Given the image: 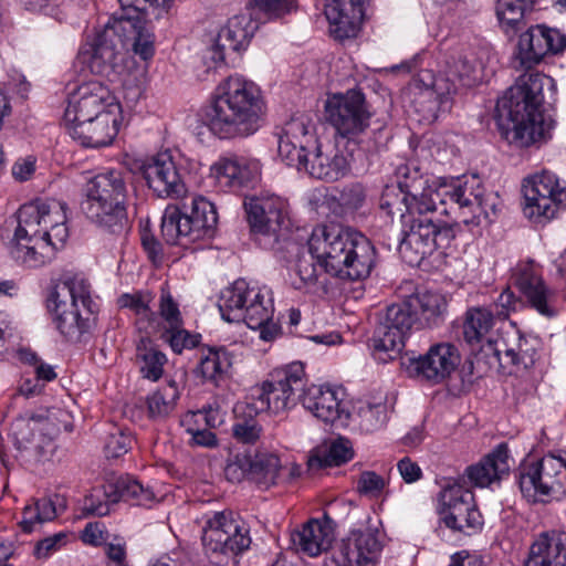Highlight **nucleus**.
I'll use <instances>...</instances> for the list:
<instances>
[{
  "instance_id": "473e14b6",
  "label": "nucleus",
  "mask_w": 566,
  "mask_h": 566,
  "mask_svg": "<svg viewBox=\"0 0 566 566\" xmlns=\"http://www.w3.org/2000/svg\"><path fill=\"white\" fill-rule=\"evenodd\" d=\"M293 167L305 170L313 178L336 181L348 172L349 163L337 148L324 149L317 144L307 153V159L304 163H296Z\"/></svg>"
},
{
  "instance_id": "bb28decb",
  "label": "nucleus",
  "mask_w": 566,
  "mask_h": 566,
  "mask_svg": "<svg viewBox=\"0 0 566 566\" xmlns=\"http://www.w3.org/2000/svg\"><path fill=\"white\" fill-rule=\"evenodd\" d=\"M378 531L365 527L353 531L333 553L336 566H373L380 552Z\"/></svg>"
},
{
  "instance_id": "c03bdc74",
  "label": "nucleus",
  "mask_w": 566,
  "mask_h": 566,
  "mask_svg": "<svg viewBox=\"0 0 566 566\" xmlns=\"http://www.w3.org/2000/svg\"><path fill=\"white\" fill-rule=\"evenodd\" d=\"M314 256H298L295 265L290 272L291 284L294 289L312 294H326L327 282L325 277L317 272L314 263Z\"/></svg>"
},
{
  "instance_id": "052dcab7",
  "label": "nucleus",
  "mask_w": 566,
  "mask_h": 566,
  "mask_svg": "<svg viewBox=\"0 0 566 566\" xmlns=\"http://www.w3.org/2000/svg\"><path fill=\"white\" fill-rule=\"evenodd\" d=\"M153 301V294L148 291H140L133 294H123L118 298V305L122 308H129L138 316V323L143 321L149 322L151 315L150 303Z\"/></svg>"
},
{
  "instance_id": "ea45409f",
  "label": "nucleus",
  "mask_w": 566,
  "mask_h": 566,
  "mask_svg": "<svg viewBox=\"0 0 566 566\" xmlns=\"http://www.w3.org/2000/svg\"><path fill=\"white\" fill-rule=\"evenodd\" d=\"M524 566H566V534H541L531 546Z\"/></svg>"
},
{
  "instance_id": "0e129e2a",
  "label": "nucleus",
  "mask_w": 566,
  "mask_h": 566,
  "mask_svg": "<svg viewBox=\"0 0 566 566\" xmlns=\"http://www.w3.org/2000/svg\"><path fill=\"white\" fill-rule=\"evenodd\" d=\"M386 486V480L374 471H364L357 481V491L367 496L377 497Z\"/></svg>"
},
{
  "instance_id": "79ce46f5",
  "label": "nucleus",
  "mask_w": 566,
  "mask_h": 566,
  "mask_svg": "<svg viewBox=\"0 0 566 566\" xmlns=\"http://www.w3.org/2000/svg\"><path fill=\"white\" fill-rule=\"evenodd\" d=\"M408 298L417 316V322L422 326H437L443 321L447 301L441 294L423 291L412 294Z\"/></svg>"
},
{
  "instance_id": "a18cd8bd",
  "label": "nucleus",
  "mask_w": 566,
  "mask_h": 566,
  "mask_svg": "<svg viewBox=\"0 0 566 566\" xmlns=\"http://www.w3.org/2000/svg\"><path fill=\"white\" fill-rule=\"evenodd\" d=\"M116 492L114 479L107 480L104 484L93 488L81 503V516L102 517L108 515L113 506L118 503V493Z\"/></svg>"
},
{
  "instance_id": "aec40b11",
  "label": "nucleus",
  "mask_w": 566,
  "mask_h": 566,
  "mask_svg": "<svg viewBox=\"0 0 566 566\" xmlns=\"http://www.w3.org/2000/svg\"><path fill=\"white\" fill-rule=\"evenodd\" d=\"M438 513L447 527L467 535L476 533L483 525L472 492L458 483L442 489L439 494Z\"/></svg>"
},
{
  "instance_id": "37998d69",
  "label": "nucleus",
  "mask_w": 566,
  "mask_h": 566,
  "mask_svg": "<svg viewBox=\"0 0 566 566\" xmlns=\"http://www.w3.org/2000/svg\"><path fill=\"white\" fill-rule=\"evenodd\" d=\"M184 317L178 302L174 298L168 287L160 289V295L156 311L151 310V315L147 328L149 334H158L167 328H172L184 323Z\"/></svg>"
},
{
  "instance_id": "a19ab883",
  "label": "nucleus",
  "mask_w": 566,
  "mask_h": 566,
  "mask_svg": "<svg viewBox=\"0 0 566 566\" xmlns=\"http://www.w3.org/2000/svg\"><path fill=\"white\" fill-rule=\"evenodd\" d=\"M231 366V354L224 347H205L200 349L195 375L218 386L229 376Z\"/></svg>"
},
{
  "instance_id": "09e8293b",
  "label": "nucleus",
  "mask_w": 566,
  "mask_h": 566,
  "mask_svg": "<svg viewBox=\"0 0 566 566\" xmlns=\"http://www.w3.org/2000/svg\"><path fill=\"white\" fill-rule=\"evenodd\" d=\"M411 198L398 186H386L381 192L379 208L387 216L394 218L396 214L401 221V238L405 237L407 229V216L411 217L409 206Z\"/></svg>"
},
{
  "instance_id": "f257e3e1",
  "label": "nucleus",
  "mask_w": 566,
  "mask_h": 566,
  "mask_svg": "<svg viewBox=\"0 0 566 566\" xmlns=\"http://www.w3.org/2000/svg\"><path fill=\"white\" fill-rule=\"evenodd\" d=\"M66 211V203L55 199H38L23 205L7 245L10 256L27 269L49 264L69 238Z\"/></svg>"
},
{
  "instance_id": "2eb2a0df",
  "label": "nucleus",
  "mask_w": 566,
  "mask_h": 566,
  "mask_svg": "<svg viewBox=\"0 0 566 566\" xmlns=\"http://www.w3.org/2000/svg\"><path fill=\"white\" fill-rule=\"evenodd\" d=\"M287 202L276 195L251 196L244 199L250 230L266 247L283 238L290 228Z\"/></svg>"
},
{
  "instance_id": "bf43d9fd",
  "label": "nucleus",
  "mask_w": 566,
  "mask_h": 566,
  "mask_svg": "<svg viewBox=\"0 0 566 566\" xmlns=\"http://www.w3.org/2000/svg\"><path fill=\"white\" fill-rule=\"evenodd\" d=\"M353 458V451L348 440L337 439L324 451L323 454L311 459V465L317 462L318 467H337L346 463Z\"/></svg>"
},
{
  "instance_id": "4be33fe9",
  "label": "nucleus",
  "mask_w": 566,
  "mask_h": 566,
  "mask_svg": "<svg viewBox=\"0 0 566 566\" xmlns=\"http://www.w3.org/2000/svg\"><path fill=\"white\" fill-rule=\"evenodd\" d=\"M113 107L122 109L120 104L109 88L98 81L85 82L69 94L64 113L65 124L87 120L111 112Z\"/></svg>"
},
{
  "instance_id": "5fc2aeb1",
  "label": "nucleus",
  "mask_w": 566,
  "mask_h": 566,
  "mask_svg": "<svg viewBox=\"0 0 566 566\" xmlns=\"http://www.w3.org/2000/svg\"><path fill=\"white\" fill-rule=\"evenodd\" d=\"M150 340L143 337L137 345V358L140 360V373L149 380H158L164 371L167 357L160 350L148 347Z\"/></svg>"
},
{
  "instance_id": "f8f14e48",
  "label": "nucleus",
  "mask_w": 566,
  "mask_h": 566,
  "mask_svg": "<svg viewBox=\"0 0 566 566\" xmlns=\"http://www.w3.org/2000/svg\"><path fill=\"white\" fill-rule=\"evenodd\" d=\"M434 212L407 216L405 237L399 240V253L409 265H418L434 249H446L457 235V226L433 219Z\"/></svg>"
},
{
  "instance_id": "680f3d73",
  "label": "nucleus",
  "mask_w": 566,
  "mask_h": 566,
  "mask_svg": "<svg viewBox=\"0 0 566 566\" xmlns=\"http://www.w3.org/2000/svg\"><path fill=\"white\" fill-rule=\"evenodd\" d=\"M232 434L241 443L254 444L262 434V426L253 418L239 420L232 427Z\"/></svg>"
},
{
  "instance_id": "3c124183",
  "label": "nucleus",
  "mask_w": 566,
  "mask_h": 566,
  "mask_svg": "<svg viewBox=\"0 0 566 566\" xmlns=\"http://www.w3.org/2000/svg\"><path fill=\"white\" fill-rule=\"evenodd\" d=\"M179 391L175 382H169L150 394L146 399L148 417L164 420L169 417L177 405Z\"/></svg>"
},
{
  "instance_id": "e2e57ef3",
  "label": "nucleus",
  "mask_w": 566,
  "mask_h": 566,
  "mask_svg": "<svg viewBox=\"0 0 566 566\" xmlns=\"http://www.w3.org/2000/svg\"><path fill=\"white\" fill-rule=\"evenodd\" d=\"M67 537V533L59 532L39 541L34 546L33 555L38 559L49 558L53 553L66 545Z\"/></svg>"
},
{
  "instance_id": "423d86ee",
  "label": "nucleus",
  "mask_w": 566,
  "mask_h": 566,
  "mask_svg": "<svg viewBox=\"0 0 566 566\" xmlns=\"http://www.w3.org/2000/svg\"><path fill=\"white\" fill-rule=\"evenodd\" d=\"M127 177L123 170L109 169L86 184L82 211L92 223L109 234L124 235L128 230Z\"/></svg>"
},
{
  "instance_id": "c85d7f7f",
  "label": "nucleus",
  "mask_w": 566,
  "mask_h": 566,
  "mask_svg": "<svg viewBox=\"0 0 566 566\" xmlns=\"http://www.w3.org/2000/svg\"><path fill=\"white\" fill-rule=\"evenodd\" d=\"M122 109L113 107L101 116L65 124L70 136L84 147L99 148L112 144L118 134Z\"/></svg>"
},
{
  "instance_id": "58836bf2",
  "label": "nucleus",
  "mask_w": 566,
  "mask_h": 566,
  "mask_svg": "<svg viewBox=\"0 0 566 566\" xmlns=\"http://www.w3.org/2000/svg\"><path fill=\"white\" fill-rule=\"evenodd\" d=\"M145 14L146 11L143 10L120 7V11L116 12L99 32L124 48L126 41H134L146 31Z\"/></svg>"
},
{
  "instance_id": "20e7f679",
  "label": "nucleus",
  "mask_w": 566,
  "mask_h": 566,
  "mask_svg": "<svg viewBox=\"0 0 566 566\" xmlns=\"http://www.w3.org/2000/svg\"><path fill=\"white\" fill-rule=\"evenodd\" d=\"M551 81L541 73H525L496 104L499 126L507 134L512 133V140L521 146H530L546 137L549 127L542 113L543 88Z\"/></svg>"
},
{
  "instance_id": "f03ea898",
  "label": "nucleus",
  "mask_w": 566,
  "mask_h": 566,
  "mask_svg": "<svg viewBox=\"0 0 566 566\" xmlns=\"http://www.w3.org/2000/svg\"><path fill=\"white\" fill-rule=\"evenodd\" d=\"M266 103L260 86L241 74L228 76L206 113L209 130L220 139L245 138L264 124Z\"/></svg>"
},
{
  "instance_id": "a878e982",
  "label": "nucleus",
  "mask_w": 566,
  "mask_h": 566,
  "mask_svg": "<svg viewBox=\"0 0 566 566\" xmlns=\"http://www.w3.org/2000/svg\"><path fill=\"white\" fill-rule=\"evenodd\" d=\"M149 189L159 198H178L186 192L180 169L169 151H163L143 165Z\"/></svg>"
},
{
  "instance_id": "39448f33",
  "label": "nucleus",
  "mask_w": 566,
  "mask_h": 566,
  "mask_svg": "<svg viewBox=\"0 0 566 566\" xmlns=\"http://www.w3.org/2000/svg\"><path fill=\"white\" fill-rule=\"evenodd\" d=\"M481 81V71L475 59L464 54L452 56L447 61L446 69L436 76L431 71L423 70L418 74L417 82L422 85L416 111L422 119L432 123L440 113L450 112L453 96L461 88H469Z\"/></svg>"
},
{
  "instance_id": "ddd939ff",
  "label": "nucleus",
  "mask_w": 566,
  "mask_h": 566,
  "mask_svg": "<svg viewBox=\"0 0 566 566\" xmlns=\"http://www.w3.org/2000/svg\"><path fill=\"white\" fill-rule=\"evenodd\" d=\"M296 474L294 469H286L279 455L272 452H255L253 455L234 453L228 458L224 467L228 481L239 483L247 479L261 491L285 484Z\"/></svg>"
},
{
  "instance_id": "e433bc0d",
  "label": "nucleus",
  "mask_w": 566,
  "mask_h": 566,
  "mask_svg": "<svg viewBox=\"0 0 566 566\" xmlns=\"http://www.w3.org/2000/svg\"><path fill=\"white\" fill-rule=\"evenodd\" d=\"M260 285L239 279L221 292L218 307L221 317L229 323H240L247 315V310L254 302L253 294Z\"/></svg>"
},
{
  "instance_id": "412c9836",
  "label": "nucleus",
  "mask_w": 566,
  "mask_h": 566,
  "mask_svg": "<svg viewBox=\"0 0 566 566\" xmlns=\"http://www.w3.org/2000/svg\"><path fill=\"white\" fill-rule=\"evenodd\" d=\"M566 48V36L559 30L537 24L523 32L513 53L516 70H532L549 54L562 53Z\"/></svg>"
},
{
  "instance_id": "7c9ffc66",
  "label": "nucleus",
  "mask_w": 566,
  "mask_h": 566,
  "mask_svg": "<svg viewBox=\"0 0 566 566\" xmlns=\"http://www.w3.org/2000/svg\"><path fill=\"white\" fill-rule=\"evenodd\" d=\"M340 395L343 392L339 389L311 385L307 388L304 387L300 401L306 410L324 422L347 421L349 413Z\"/></svg>"
},
{
  "instance_id": "72a5a7b5",
  "label": "nucleus",
  "mask_w": 566,
  "mask_h": 566,
  "mask_svg": "<svg viewBox=\"0 0 566 566\" xmlns=\"http://www.w3.org/2000/svg\"><path fill=\"white\" fill-rule=\"evenodd\" d=\"M510 450L506 443H500L478 463L465 469L469 482L478 488H486L509 475L511 470Z\"/></svg>"
},
{
  "instance_id": "864d4df0",
  "label": "nucleus",
  "mask_w": 566,
  "mask_h": 566,
  "mask_svg": "<svg viewBox=\"0 0 566 566\" xmlns=\"http://www.w3.org/2000/svg\"><path fill=\"white\" fill-rule=\"evenodd\" d=\"M253 294L254 302L250 304V308L247 310V315L244 322L247 326L251 329H256V326H260L270 318H273L274 315V304L272 292L268 286H260V289Z\"/></svg>"
},
{
  "instance_id": "5701e85b",
  "label": "nucleus",
  "mask_w": 566,
  "mask_h": 566,
  "mask_svg": "<svg viewBox=\"0 0 566 566\" xmlns=\"http://www.w3.org/2000/svg\"><path fill=\"white\" fill-rule=\"evenodd\" d=\"M45 418L34 412L19 415L12 422L10 437L20 457L28 462H43L51 454L52 441L39 433Z\"/></svg>"
},
{
  "instance_id": "1a4fd4ad",
  "label": "nucleus",
  "mask_w": 566,
  "mask_h": 566,
  "mask_svg": "<svg viewBox=\"0 0 566 566\" xmlns=\"http://www.w3.org/2000/svg\"><path fill=\"white\" fill-rule=\"evenodd\" d=\"M218 214L212 202L193 197L185 211L176 205L166 207L161 218V237L168 244L188 248L190 244L214 235Z\"/></svg>"
},
{
  "instance_id": "dca6fc26",
  "label": "nucleus",
  "mask_w": 566,
  "mask_h": 566,
  "mask_svg": "<svg viewBox=\"0 0 566 566\" xmlns=\"http://www.w3.org/2000/svg\"><path fill=\"white\" fill-rule=\"evenodd\" d=\"M416 322L417 316L408 297L401 303L389 305L380 326L370 339L375 358L384 363L394 359L402 349L405 337Z\"/></svg>"
},
{
  "instance_id": "9d476101",
  "label": "nucleus",
  "mask_w": 566,
  "mask_h": 566,
  "mask_svg": "<svg viewBox=\"0 0 566 566\" xmlns=\"http://www.w3.org/2000/svg\"><path fill=\"white\" fill-rule=\"evenodd\" d=\"M436 198L441 206L449 201L457 205L467 226L491 223L501 207L500 197L493 192L486 193L478 175L462 176L449 184L440 182Z\"/></svg>"
},
{
  "instance_id": "f704fd0d",
  "label": "nucleus",
  "mask_w": 566,
  "mask_h": 566,
  "mask_svg": "<svg viewBox=\"0 0 566 566\" xmlns=\"http://www.w3.org/2000/svg\"><path fill=\"white\" fill-rule=\"evenodd\" d=\"M364 0H331L325 7V15L335 39L355 36L364 17Z\"/></svg>"
},
{
  "instance_id": "8fccbe9b",
  "label": "nucleus",
  "mask_w": 566,
  "mask_h": 566,
  "mask_svg": "<svg viewBox=\"0 0 566 566\" xmlns=\"http://www.w3.org/2000/svg\"><path fill=\"white\" fill-rule=\"evenodd\" d=\"M56 517L55 503L50 497L32 500L22 511V520L19 525L24 533H32L43 523Z\"/></svg>"
},
{
  "instance_id": "6e6552de",
  "label": "nucleus",
  "mask_w": 566,
  "mask_h": 566,
  "mask_svg": "<svg viewBox=\"0 0 566 566\" xmlns=\"http://www.w3.org/2000/svg\"><path fill=\"white\" fill-rule=\"evenodd\" d=\"M201 541L206 555L217 566H235L237 556L251 544L249 528L232 511L203 516Z\"/></svg>"
},
{
  "instance_id": "338daca9",
  "label": "nucleus",
  "mask_w": 566,
  "mask_h": 566,
  "mask_svg": "<svg viewBox=\"0 0 566 566\" xmlns=\"http://www.w3.org/2000/svg\"><path fill=\"white\" fill-rule=\"evenodd\" d=\"M365 197L364 187L360 184H353L339 192L338 201L344 208L356 210L363 206Z\"/></svg>"
},
{
  "instance_id": "cd10ccee",
  "label": "nucleus",
  "mask_w": 566,
  "mask_h": 566,
  "mask_svg": "<svg viewBox=\"0 0 566 566\" xmlns=\"http://www.w3.org/2000/svg\"><path fill=\"white\" fill-rule=\"evenodd\" d=\"M396 177L397 186L411 198L409 209L412 217L422 212L437 211V187L429 185L428 178L416 163L410 161L398 166Z\"/></svg>"
},
{
  "instance_id": "603ef678",
  "label": "nucleus",
  "mask_w": 566,
  "mask_h": 566,
  "mask_svg": "<svg viewBox=\"0 0 566 566\" xmlns=\"http://www.w3.org/2000/svg\"><path fill=\"white\" fill-rule=\"evenodd\" d=\"M118 502L126 501L133 505L149 507L156 501L154 491L144 486L137 480L129 476H119L114 479Z\"/></svg>"
},
{
  "instance_id": "4d7b16f0",
  "label": "nucleus",
  "mask_w": 566,
  "mask_h": 566,
  "mask_svg": "<svg viewBox=\"0 0 566 566\" xmlns=\"http://www.w3.org/2000/svg\"><path fill=\"white\" fill-rule=\"evenodd\" d=\"M164 343L168 344L175 354H181L185 349H192L200 343V335L185 328V322L172 328H167L156 334Z\"/></svg>"
},
{
  "instance_id": "9b49d317",
  "label": "nucleus",
  "mask_w": 566,
  "mask_h": 566,
  "mask_svg": "<svg viewBox=\"0 0 566 566\" xmlns=\"http://www.w3.org/2000/svg\"><path fill=\"white\" fill-rule=\"evenodd\" d=\"M305 387V370L301 361H293L276 369L271 379L252 389L247 402L250 413H274L296 406Z\"/></svg>"
},
{
  "instance_id": "b1692460",
  "label": "nucleus",
  "mask_w": 566,
  "mask_h": 566,
  "mask_svg": "<svg viewBox=\"0 0 566 566\" xmlns=\"http://www.w3.org/2000/svg\"><path fill=\"white\" fill-rule=\"evenodd\" d=\"M461 363L458 347L452 343H438L424 355L409 359L408 373L431 384H441L451 376Z\"/></svg>"
},
{
  "instance_id": "6ab92c4d",
  "label": "nucleus",
  "mask_w": 566,
  "mask_h": 566,
  "mask_svg": "<svg viewBox=\"0 0 566 566\" xmlns=\"http://www.w3.org/2000/svg\"><path fill=\"white\" fill-rule=\"evenodd\" d=\"M525 213L531 218L553 219L566 206V185L556 174L543 170L523 182Z\"/></svg>"
},
{
  "instance_id": "49530a36",
  "label": "nucleus",
  "mask_w": 566,
  "mask_h": 566,
  "mask_svg": "<svg viewBox=\"0 0 566 566\" xmlns=\"http://www.w3.org/2000/svg\"><path fill=\"white\" fill-rule=\"evenodd\" d=\"M535 0H497L496 17L502 31L511 36L524 25L525 14L532 12Z\"/></svg>"
},
{
  "instance_id": "a211bd4d",
  "label": "nucleus",
  "mask_w": 566,
  "mask_h": 566,
  "mask_svg": "<svg viewBox=\"0 0 566 566\" xmlns=\"http://www.w3.org/2000/svg\"><path fill=\"white\" fill-rule=\"evenodd\" d=\"M293 0H250L247 12L229 19L227 27L219 32V45L235 52L245 50L259 28L253 17L254 10L258 9L269 17H281L290 12Z\"/></svg>"
},
{
  "instance_id": "774afa93",
  "label": "nucleus",
  "mask_w": 566,
  "mask_h": 566,
  "mask_svg": "<svg viewBox=\"0 0 566 566\" xmlns=\"http://www.w3.org/2000/svg\"><path fill=\"white\" fill-rule=\"evenodd\" d=\"M105 554L109 566H125L126 563V542L123 537L114 536L106 543Z\"/></svg>"
},
{
  "instance_id": "c9c22d12",
  "label": "nucleus",
  "mask_w": 566,
  "mask_h": 566,
  "mask_svg": "<svg viewBox=\"0 0 566 566\" xmlns=\"http://www.w3.org/2000/svg\"><path fill=\"white\" fill-rule=\"evenodd\" d=\"M334 539L332 520L327 516L323 521L312 518L301 530L291 535V541L297 552L311 557L318 556L331 547Z\"/></svg>"
},
{
  "instance_id": "393cba45",
  "label": "nucleus",
  "mask_w": 566,
  "mask_h": 566,
  "mask_svg": "<svg viewBox=\"0 0 566 566\" xmlns=\"http://www.w3.org/2000/svg\"><path fill=\"white\" fill-rule=\"evenodd\" d=\"M314 124L308 114L294 115L282 128L277 139L279 156L287 166L304 163L317 145Z\"/></svg>"
},
{
  "instance_id": "7ed1b4c3",
  "label": "nucleus",
  "mask_w": 566,
  "mask_h": 566,
  "mask_svg": "<svg viewBox=\"0 0 566 566\" xmlns=\"http://www.w3.org/2000/svg\"><path fill=\"white\" fill-rule=\"evenodd\" d=\"M308 250L325 273L350 281L367 277L375 264V248L360 232L337 223L316 226Z\"/></svg>"
},
{
  "instance_id": "f3484780",
  "label": "nucleus",
  "mask_w": 566,
  "mask_h": 566,
  "mask_svg": "<svg viewBox=\"0 0 566 566\" xmlns=\"http://www.w3.org/2000/svg\"><path fill=\"white\" fill-rule=\"evenodd\" d=\"M325 115L339 136L355 139L368 127L371 113L365 94L360 90H348L328 96Z\"/></svg>"
},
{
  "instance_id": "0eeeda50",
  "label": "nucleus",
  "mask_w": 566,
  "mask_h": 566,
  "mask_svg": "<svg viewBox=\"0 0 566 566\" xmlns=\"http://www.w3.org/2000/svg\"><path fill=\"white\" fill-rule=\"evenodd\" d=\"M91 290L81 276L59 281L46 297V310L59 334L70 343H77L92 327Z\"/></svg>"
},
{
  "instance_id": "de8ad7c7",
  "label": "nucleus",
  "mask_w": 566,
  "mask_h": 566,
  "mask_svg": "<svg viewBox=\"0 0 566 566\" xmlns=\"http://www.w3.org/2000/svg\"><path fill=\"white\" fill-rule=\"evenodd\" d=\"M494 325V314L485 307H473L468 310L463 324V337L470 345H478L486 342L492 347L488 337Z\"/></svg>"
},
{
  "instance_id": "c756f323",
  "label": "nucleus",
  "mask_w": 566,
  "mask_h": 566,
  "mask_svg": "<svg viewBox=\"0 0 566 566\" xmlns=\"http://www.w3.org/2000/svg\"><path fill=\"white\" fill-rule=\"evenodd\" d=\"M122 50L123 48L117 45L114 39L97 32L88 48L81 51V56L92 73L114 81L124 70L125 54Z\"/></svg>"
},
{
  "instance_id": "4c0bfd02",
  "label": "nucleus",
  "mask_w": 566,
  "mask_h": 566,
  "mask_svg": "<svg viewBox=\"0 0 566 566\" xmlns=\"http://www.w3.org/2000/svg\"><path fill=\"white\" fill-rule=\"evenodd\" d=\"M213 169L219 181L231 187L251 186L261 175L259 160L241 156L222 157L214 164Z\"/></svg>"
},
{
  "instance_id": "13d9d810",
  "label": "nucleus",
  "mask_w": 566,
  "mask_h": 566,
  "mask_svg": "<svg viewBox=\"0 0 566 566\" xmlns=\"http://www.w3.org/2000/svg\"><path fill=\"white\" fill-rule=\"evenodd\" d=\"M359 427L370 433L381 429L387 422V406L385 403H363L357 409Z\"/></svg>"
},
{
  "instance_id": "2f4dec72",
  "label": "nucleus",
  "mask_w": 566,
  "mask_h": 566,
  "mask_svg": "<svg viewBox=\"0 0 566 566\" xmlns=\"http://www.w3.org/2000/svg\"><path fill=\"white\" fill-rule=\"evenodd\" d=\"M515 284L532 308L547 317L555 314L554 292L545 284L538 265L532 261L520 264Z\"/></svg>"
},
{
  "instance_id": "69168bd1",
  "label": "nucleus",
  "mask_w": 566,
  "mask_h": 566,
  "mask_svg": "<svg viewBox=\"0 0 566 566\" xmlns=\"http://www.w3.org/2000/svg\"><path fill=\"white\" fill-rule=\"evenodd\" d=\"M133 439L129 434L117 430L108 434L105 442V453L107 458H119L132 448Z\"/></svg>"
},
{
  "instance_id": "4468645a",
  "label": "nucleus",
  "mask_w": 566,
  "mask_h": 566,
  "mask_svg": "<svg viewBox=\"0 0 566 566\" xmlns=\"http://www.w3.org/2000/svg\"><path fill=\"white\" fill-rule=\"evenodd\" d=\"M522 494L531 502L560 500L566 496V457L553 453L524 462L517 474Z\"/></svg>"
},
{
  "instance_id": "6e6d98bb",
  "label": "nucleus",
  "mask_w": 566,
  "mask_h": 566,
  "mask_svg": "<svg viewBox=\"0 0 566 566\" xmlns=\"http://www.w3.org/2000/svg\"><path fill=\"white\" fill-rule=\"evenodd\" d=\"M205 421L207 426L213 427L214 422L209 418L208 412L197 411L187 413L182 420L181 426L185 427L186 432L189 434L188 443L190 446H198L205 448H212L217 446V437L209 429L195 428L192 424L198 421Z\"/></svg>"
}]
</instances>
